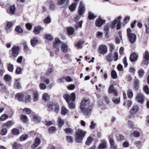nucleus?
<instances>
[{"instance_id": "18", "label": "nucleus", "mask_w": 149, "mask_h": 149, "mask_svg": "<svg viewBox=\"0 0 149 149\" xmlns=\"http://www.w3.org/2000/svg\"><path fill=\"white\" fill-rule=\"evenodd\" d=\"M24 97V95L21 93H18L15 95L16 98L20 101H23Z\"/></svg>"}, {"instance_id": "3", "label": "nucleus", "mask_w": 149, "mask_h": 149, "mask_svg": "<svg viewBox=\"0 0 149 149\" xmlns=\"http://www.w3.org/2000/svg\"><path fill=\"white\" fill-rule=\"evenodd\" d=\"M86 132L82 130L79 129L75 133V141L81 143L86 134Z\"/></svg>"}, {"instance_id": "59", "label": "nucleus", "mask_w": 149, "mask_h": 149, "mask_svg": "<svg viewBox=\"0 0 149 149\" xmlns=\"http://www.w3.org/2000/svg\"><path fill=\"white\" fill-rule=\"evenodd\" d=\"M143 90L146 94H149V89L147 85H145L144 86L143 88Z\"/></svg>"}, {"instance_id": "62", "label": "nucleus", "mask_w": 149, "mask_h": 149, "mask_svg": "<svg viewBox=\"0 0 149 149\" xmlns=\"http://www.w3.org/2000/svg\"><path fill=\"white\" fill-rule=\"evenodd\" d=\"M103 36V33L100 32L98 31L97 33L96 37L99 38L100 39Z\"/></svg>"}, {"instance_id": "17", "label": "nucleus", "mask_w": 149, "mask_h": 149, "mask_svg": "<svg viewBox=\"0 0 149 149\" xmlns=\"http://www.w3.org/2000/svg\"><path fill=\"white\" fill-rule=\"evenodd\" d=\"M139 109L138 106L136 105L133 106L130 111L131 114L133 115L135 114L138 111Z\"/></svg>"}, {"instance_id": "35", "label": "nucleus", "mask_w": 149, "mask_h": 149, "mask_svg": "<svg viewBox=\"0 0 149 149\" xmlns=\"http://www.w3.org/2000/svg\"><path fill=\"white\" fill-rule=\"evenodd\" d=\"M12 122L11 121H8L3 125V127H6L7 128H8L13 125Z\"/></svg>"}, {"instance_id": "8", "label": "nucleus", "mask_w": 149, "mask_h": 149, "mask_svg": "<svg viewBox=\"0 0 149 149\" xmlns=\"http://www.w3.org/2000/svg\"><path fill=\"white\" fill-rule=\"evenodd\" d=\"M20 50L19 47L18 46H14L11 49L12 54L14 57H17L19 54Z\"/></svg>"}, {"instance_id": "19", "label": "nucleus", "mask_w": 149, "mask_h": 149, "mask_svg": "<svg viewBox=\"0 0 149 149\" xmlns=\"http://www.w3.org/2000/svg\"><path fill=\"white\" fill-rule=\"evenodd\" d=\"M41 142L40 139L38 138H36L35 139V142L33 145V148L35 149L38 146Z\"/></svg>"}, {"instance_id": "9", "label": "nucleus", "mask_w": 149, "mask_h": 149, "mask_svg": "<svg viewBox=\"0 0 149 149\" xmlns=\"http://www.w3.org/2000/svg\"><path fill=\"white\" fill-rule=\"evenodd\" d=\"M136 99L137 101L141 104H143L144 101V97L141 93L138 94L136 97Z\"/></svg>"}, {"instance_id": "23", "label": "nucleus", "mask_w": 149, "mask_h": 149, "mask_svg": "<svg viewBox=\"0 0 149 149\" xmlns=\"http://www.w3.org/2000/svg\"><path fill=\"white\" fill-rule=\"evenodd\" d=\"M62 51L64 53H66L68 51V47L66 43L63 44L61 46Z\"/></svg>"}, {"instance_id": "61", "label": "nucleus", "mask_w": 149, "mask_h": 149, "mask_svg": "<svg viewBox=\"0 0 149 149\" xmlns=\"http://www.w3.org/2000/svg\"><path fill=\"white\" fill-rule=\"evenodd\" d=\"M31 98V96L27 95L25 97V102L26 103L29 102L30 101V99Z\"/></svg>"}, {"instance_id": "24", "label": "nucleus", "mask_w": 149, "mask_h": 149, "mask_svg": "<svg viewBox=\"0 0 149 149\" xmlns=\"http://www.w3.org/2000/svg\"><path fill=\"white\" fill-rule=\"evenodd\" d=\"M33 96L34 102H36L38 100L39 94L37 91L33 92Z\"/></svg>"}, {"instance_id": "60", "label": "nucleus", "mask_w": 149, "mask_h": 149, "mask_svg": "<svg viewBox=\"0 0 149 149\" xmlns=\"http://www.w3.org/2000/svg\"><path fill=\"white\" fill-rule=\"evenodd\" d=\"M53 71V69L52 68H49L47 71L46 75L47 76H49Z\"/></svg>"}, {"instance_id": "30", "label": "nucleus", "mask_w": 149, "mask_h": 149, "mask_svg": "<svg viewBox=\"0 0 149 149\" xmlns=\"http://www.w3.org/2000/svg\"><path fill=\"white\" fill-rule=\"evenodd\" d=\"M49 6L50 9L52 10H54L55 9L54 3L53 1L50 0L49 2Z\"/></svg>"}, {"instance_id": "43", "label": "nucleus", "mask_w": 149, "mask_h": 149, "mask_svg": "<svg viewBox=\"0 0 149 149\" xmlns=\"http://www.w3.org/2000/svg\"><path fill=\"white\" fill-rule=\"evenodd\" d=\"M118 22L117 18L115 19L113 22H112L110 26L111 29H113L115 27L116 24Z\"/></svg>"}, {"instance_id": "49", "label": "nucleus", "mask_w": 149, "mask_h": 149, "mask_svg": "<svg viewBox=\"0 0 149 149\" xmlns=\"http://www.w3.org/2000/svg\"><path fill=\"white\" fill-rule=\"evenodd\" d=\"M68 113V110L64 107H62L61 108V113L63 115H66Z\"/></svg>"}, {"instance_id": "47", "label": "nucleus", "mask_w": 149, "mask_h": 149, "mask_svg": "<svg viewBox=\"0 0 149 149\" xmlns=\"http://www.w3.org/2000/svg\"><path fill=\"white\" fill-rule=\"evenodd\" d=\"M144 70L142 69H140L138 71V75L140 77H142L144 75Z\"/></svg>"}, {"instance_id": "22", "label": "nucleus", "mask_w": 149, "mask_h": 149, "mask_svg": "<svg viewBox=\"0 0 149 149\" xmlns=\"http://www.w3.org/2000/svg\"><path fill=\"white\" fill-rule=\"evenodd\" d=\"M106 146L107 143L106 141H103L99 145L98 148L99 149H104L106 147Z\"/></svg>"}, {"instance_id": "36", "label": "nucleus", "mask_w": 149, "mask_h": 149, "mask_svg": "<svg viewBox=\"0 0 149 149\" xmlns=\"http://www.w3.org/2000/svg\"><path fill=\"white\" fill-rule=\"evenodd\" d=\"M96 16L94 15V14L91 11L89 12L88 18L90 20H91L95 18Z\"/></svg>"}, {"instance_id": "34", "label": "nucleus", "mask_w": 149, "mask_h": 149, "mask_svg": "<svg viewBox=\"0 0 149 149\" xmlns=\"http://www.w3.org/2000/svg\"><path fill=\"white\" fill-rule=\"evenodd\" d=\"M21 120L24 123H26L28 121V120L26 115H22L20 117Z\"/></svg>"}, {"instance_id": "53", "label": "nucleus", "mask_w": 149, "mask_h": 149, "mask_svg": "<svg viewBox=\"0 0 149 149\" xmlns=\"http://www.w3.org/2000/svg\"><path fill=\"white\" fill-rule=\"evenodd\" d=\"M8 130L6 128H3L1 131L0 133L1 135L4 136L6 134Z\"/></svg>"}, {"instance_id": "44", "label": "nucleus", "mask_w": 149, "mask_h": 149, "mask_svg": "<svg viewBox=\"0 0 149 149\" xmlns=\"http://www.w3.org/2000/svg\"><path fill=\"white\" fill-rule=\"evenodd\" d=\"M58 126L60 127H61L64 124L63 120L60 118H59L58 119Z\"/></svg>"}, {"instance_id": "27", "label": "nucleus", "mask_w": 149, "mask_h": 149, "mask_svg": "<svg viewBox=\"0 0 149 149\" xmlns=\"http://www.w3.org/2000/svg\"><path fill=\"white\" fill-rule=\"evenodd\" d=\"M19 80L16 79L15 82V86L16 88L18 89H20L21 88V84L19 81Z\"/></svg>"}, {"instance_id": "4", "label": "nucleus", "mask_w": 149, "mask_h": 149, "mask_svg": "<svg viewBox=\"0 0 149 149\" xmlns=\"http://www.w3.org/2000/svg\"><path fill=\"white\" fill-rule=\"evenodd\" d=\"M127 31V36L129 39L130 42L131 44L134 43L136 40V35L132 33V30L130 28L128 29Z\"/></svg>"}, {"instance_id": "29", "label": "nucleus", "mask_w": 149, "mask_h": 149, "mask_svg": "<svg viewBox=\"0 0 149 149\" xmlns=\"http://www.w3.org/2000/svg\"><path fill=\"white\" fill-rule=\"evenodd\" d=\"M55 42L53 43V46L54 47L55 46H59V44L62 43V42L59 40L58 38H55Z\"/></svg>"}, {"instance_id": "20", "label": "nucleus", "mask_w": 149, "mask_h": 149, "mask_svg": "<svg viewBox=\"0 0 149 149\" xmlns=\"http://www.w3.org/2000/svg\"><path fill=\"white\" fill-rule=\"evenodd\" d=\"M78 2H74L69 6V8L71 12H73L75 9Z\"/></svg>"}, {"instance_id": "45", "label": "nucleus", "mask_w": 149, "mask_h": 149, "mask_svg": "<svg viewBox=\"0 0 149 149\" xmlns=\"http://www.w3.org/2000/svg\"><path fill=\"white\" fill-rule=\"evenodd\" d=\"M112 101L115 104H118L120 102V98L119 97L116 98L113 97L112 98Z\"/></svg>"}, {"instance_id": "12", "label": "nucleus", "mask_w": 149, "mask_h": 149, "mask_svg": "<svg viewBox=\"0 0 149 149\" xmlns=\"http://www.w3.org/2000/svg\"><path fill=\"white\" fill-rule=\"evenodd\" d=\"M110 26L109 24H107L104 27V31L105 33V37L108 38L109 37L108 33L109 31Z\"/></svg>"}, {"instance_id": "57", "label": "nucleus", "mask_w": 149, "mask_h": 149, "mask_svg": "<svg viewBox=\"0 0 149 149\" xmlns=\"http://www.w3.org/2000/svg\"><path fill=\"white\" fill-rule=\"evenodd\" d=\"M13 65L11 64H9L8 65V70L10 72H12L13 70Z\"/></svg>"}, {"instance_id": "58", "label": "nucleus", "mask_w": 149, "mask_h": 149, "mask_svg": "<svg viewBox=\"0 0 149 149\" xmlns=\"http://www.w3.org/2000/svg\"><path fill=\"white\" fill-rule=\"evenodd\" d=\"M132 134L133 136L135 137H138L140 135V133L136 131H135L133 132Z\"/></svg>"}, {"instance_id": "48", "label": "nucleus", "mask_w": 149, "mask_h": 149, "mask_svg": "<svg viewBox=\"0 0 149 149\" xmlns=\"http://www.w3.org/2000/svg\"><path fill=\"white\" fill-rule=\"evenodd\" d=\"M28 137V136L27 134H23L20 136V140L21 141H23L26 140Z\"/></svg>"}, {"instance_id": "55", "label": "nucleus", "mask_w": 149, "mask_h": 149, "mask_svg": "<svg viewBox=\"0 0 149 149\" xmlns=\"http://www.w3.org/2000/svg\"><path fill=\"white\" fill-rule=\"evenodd\" d=\"M23 112L27 114H29L31 113V111L28 108H26L23 110Z\"/></svg>"}, {"instance_id": "13", "label": "nucleus", "mask_w": 149, "mask_h": 149, "mask_svg": "<svg viewBox=\"0 0 149 149\" xmlns=\"http://www.w3.org/2000/svg\"><path fill=\"white\" fill-rule=\"evenodd\" d=\"M149 60V53L147 52H145V55L143 60V63L146 65L148 64V61Z\"/></svg>"}, {"instance_id": "31", "label": "nucleus", "mask_w": 149, "mask_h": 149, "mask_svg": "<svg viewBox=\"0 0 149 149\" xmlns=\"http://www.w3.org/2000/svg\"><path fill=\"white\" fill-rule=\"evenodd\" d=\"M56 130V129L55 127L52 126L49 128L48 131L49 134H52L55 133Z\"/></svg>"}, {"instance_id": "40", "label": "nucleus", "mask_w": 149, "mask_h": 149, "mask_svg": "<svg viewBox=\"0 0 149 149\" xmlns=\"http://www.w3.org/2000/svg\"><path fill=\"white\" fill-rule=\"evenodd\" d=\"M11 79V77L8 74H6L4 77V79L6 82L9 81Z\"/></svg>"}, {"instance_id": "15", "label": "nucleus", "mask_w": 149, "mask_h": 149, "mask_svg": "<svg viewBox=\"0 0 149 149\" xmlns=\"http://www.w3.org/2000/svg\"><path fill=\"white\" fill-rule=\"evenodd\" d=\"M137 56L135 52L132 53L130 57V60L132 62H134L137 59Z\"/></svg>"}, {"instance_id": "39", "label": "nucleus", "mask_w": 149, "mask_h": 149, "mask_svg": "<svg viewBox=\"0 0 149 149\" xmlns=\"http://www.w3.org/2000/svg\"><path fill=\"white\" fill-rule=\"evenodd\" d=\"M11 133L14 135H18L19 134V130L16 128H13L11 130Z\"/></svg>"}, {"instance_id": "2", "label": "nucleus", "mask_w": 149, "mask_h": 149, "mask_svg": "<svg viewBox=\"0 0 149 149\" xmlns=\"http://www.w3.org/2000/svg\"><path fill=\"white\" fill-rule=\"evenodd\" d=\"M63 98L68 104L70 108L74 109L75 108L74 102L75 99V95L74 93H72L70 95L68 94H66L63 95Z\"/></svg>"}, {"instance_id": "50", "label": "nucleus", "mask_w": 149, "mask_h": 149, "mask_svg": "<svg viewBox=\"0 0 149 149\" xmlns=\"http://www.w3.org/2000/svg\"><path fill=\"white\" fill-rule=\"evenodd\" d=\"M111 76L113 79H116L117 77V73L114 70H112L111 72Z\"/></svg>"}, {"instance_id": "32", "label": "nucleus", "mask_w": 149, "mask_h": 149, "mask_svg": "<svg viewBox=\"0 0 149 149\" xmlns=\"http://www.w3.org/2000/svg\"><path fill=\"white\" fill-rule=\"evenodd\" d=\"M15 6L13 5L10 7L8 13L11 15H13L14 13L15 10Z\"/></svg>"}, {"instance_id": "64", "label": "nucleus", "mask_w": 149, "mask_h": 149, "mask_svg": "<svg viewBox=\"0 0 149 149\" xmlns=\"http://www.w3.org/2000/svg\"><path fill=\"white\" fill-rule=\"evenodd\" d=\"M96 125V123H94L93 121H92L91 122V125L89 127L91 129H93L95 128Z\"/></svg>"}, {"instance_id": "52", "label": "nucleus", "mask_w": 149, "mask_h": 149, "mask_svg": "<svg viewBox=\"0 0 149 149\" xmlns=\"http://www.w3.org/2000/svg\"><path fill=\"white\" fill-rule=\"evenodd\" d=\"M8 118V115L6 114H4L0 117V120L1 121H3Z\"/></svg>"}, {"instance_id": "63", "label": "nucleus", "mask_w": 149, "mask_h": 149, "mask_svg": "<svg viewBox=\"0 0 149 149\" xmlns=\"http://www.w3.org/2000/svg\"><path fill=\"white\" fill-rule=\"evenodd\" d=\"M45 38L48 40H51L53 39L52 37L49 34H47L45 35Z\"/></svg>"}, {"instance_id": "10", "label": "nucleus", "mask_w": 149, "mask_h": 149, "mask_svg": "<svg viewBox=\"0 0 149 149\" xmlns=\"http://www.w3.org/2000/svg\"><path fill=\"white\" fill-rule=\"evenodd\" d=\"M106 22V20H103L100 18H99L97 19L95 22V24L96 26L100 27L103 24H104Z\"/></svg>"}, {"instance_id": "54", "label": "nucleus", "mask_w": 149, "mask_h": 149, "mask_svg": "<svg viewBox=\"0 0 149 149\" xmlns=\"http://www.w3.org/2000/svg\"><path fill=\"white\" fill-rule=\"evenodd\" d=\"M127 95L128 97L130 98H131L133 97V93L131 89H129L127 92Z\"/></svg>"}, {"instance_id": "56", "label": "nucleus", "mask_w": 149, "mask_h": 149, "mask_svg": "<svg viewBox=\"0 0 149 149\" xmlns=\"http://www.w3.org/2000/svg\"><path fill=\"white\" fill-rule=\"evenodd\" d=\"M44 23L46 24H48L51 22V19L50 17L48 16L44 20Z\"/></svg>"}, {"instance_id": "16", "label": "nucleus", "mask_w": 149, "mask_h": 149, "mask_svg": "<svg viewBox=\"0 0 149 149\" xmlns=\"http://www.w3.org/2000/svg\"><path fill=\"white\" fill-rule=\"evenodd\" d=\"M139 81L137 79H135L134 82L133 90L135 91L138 90L139 87Z\"/></svg>"}, {"instance_id": "1", "label": "nucleus", "mask_w": 149, "mask_h": 149, "mask_svg": "<svg viewBox=\"0 0 149 149\" xmlns=\"http://www.w3.org/2000/svg\"><path fill=\"white\" fill-rule=\"evenodd\" d=\"M80 107L85 117L86 118H88L90 116L92 111L89 101L85 100L82 101L81 103Z\"/></svg>"}, {"instance_id": "26", "label": "nucleus", "mask_w": 149, "mask_h": 149, "mask_svg": "<svg viewBox=\"0 0 149 149\" xmlns=\"http://www.w3.org/2000/svg\"><path fill=\"white\" fill-rule=\"evenodd\" d=\"M12 147L13 149H22L21 145L15 142L14 144H13Z\"/></svg>"}, {"instance_id": "51", "label": "nucleus", "mask_w": 149, "mask_h": 149, "mask_svg": "<svg viewBox=\"0 0 149 149\" xmlns=\"http://www.w3.org/2000/svg\"><path fill=\"white\" fill-rule=\"evenodd\" d=\"M66 140L69 143H72L73 142V137L70 136H66Z\"/></svg>"}, {"instance_id": "5", "label": "nucleus", "mask_w": 149, "mask_h": 149, "mask_svg": "<svg viewBox=\"0 0 149 149\" xmlns=\"http://www.w3.org/2000/svg\"><path fill=\"white\" fill-rule=\"evenodd\" d=\"M113 56H112V53L111 52H110L107 54L105 58L106 60L109 62H111L113 60V57L115 61H117L118 58V55L117 52H115L114 53Z\"/></svg>"}, {"instance_id": "7", "label": "nucleus", "mask_w": 149, "mask_h": 149, "mask_svg": "<svg viewBox=\"0 0 149 149\" xmlns=\"http://www.w3.org/2000/svg\"><path fill=\"white\" fill-rule=\"evenodd\" d=\"M47 107L56 113H58L59 111V105L58 104H53L52 102H50L47 104Z\"/></svg>"}, {"instance_id": "11", "label": "nucleus", "mask_w": 149, "mask_h": 149, "mask_svg": "<svg viewBox=\"0 0 149 149\" xmlns=\"http://www.w3.org/2000/svg\"><path fill=\"white\" fill-rule=\"evenodd\" d=\"M99 49L100 53L102 55L106 54L107 52V48L106 45H100Z\"/></svg>"}, {"instance_id": "38", "label": "nucleus", "mask_w": 149, "mask_h": 149, "mask_svg": "<svg viewBox=\"0 0 149 149\" xmlns=\"http://www.w3.org/2000/svg\"><path fill=\"white\" fill-rule=\"evenodd\" d=\"M93 141V138L91 136H89L87 139L86 142V144L87 145H89Z\"/></svg>"}, {"instance_id": "42", "label": "nucleus", "mask_w": 149, "mask_h": 149, "mask_svg": "<svg viewBox=\"0 0 149 149\" xmlns=\"http://www.w3.org/2000/svg\"><path fill=\"white\" fill-rule=\"evenodd\" d=\"M83 22V20H81L79 22L75 24L74 27L76 29H77L79 27L81 28L82 27V25Z\"/></svg>"}, {"instance_id": "33", "label": "nucleus", "mask_w": 149, "mask_h": 149, "mask_svg": "<svg viewBox=\"0 0 149 149\" xmlns=\"http://www.w3.org/2000/svg\"><path fill=\"white\" fill-rule=\"evenodd\" d=\"M64 131L67 134H72L73 132V130L69 128H66L64 130Z\"/></svg>"}, {"instance_id": "37", "label": "nucleus", "mask_w": 149, "mask_h": 149, "mask_svg": "<svg viewBox=\"0 0 149 149\" xmlns=\"http://www.w3.org/2000/svg\"><path fill=\"white\" fill-rule=\"evenodd\" d=\"M67 31L69 34L72 35L74 32V29L72 27H69L67 28Z\"/></svg>"}, {"instance_id": "14", "label": "nucleus", "mask_w": 149, "mask_h": 149, "mask_svg": "<svg viewBox=\"0 0 149 149\" xmlns=\"http://www.w3.org/2000/svg\"><path fill=\"white\" fill-rule=\"evenodd\" d=\"M109 93H113L114 95L116 96L118 95V92L113 85H111L109 87Z\"/></svg>"}, {"instance_id": "25", "label": "nucleus", "mask_w": 149, "mask_h": 149, "mask_svg": "<svg viewBox=\"0 0 149 149\" xmlns=\"http://www.w3.org/2000/svg\"><path fill=\"white\" fill-rule=\"evenodd\" d=\"M38 42V40L36 38H35L31 40V45L33 47L35 46Z\"/></svg>"}, {"instance_id": "28", "label": "nucleus", "mask_w": 149, "mask_h": 149, "mask_svg": "<svg viewBox=\"0 0 149 149\" xmlns=\"http://www.w3.org/2000/svg\"><path fill=\"white\" fill-rule=\"evenodd\" d=\"M122 17L121 16H119L117 18L118 22L117 24L116 25V29L117 30H119L121 28V22H120V19H121Z\"/></svg>"}, {"instance_id": "21", "label": "nucleus", "mask_w": 149, "mask_h": 149, "mask_svg": "<svg viewBox=\"0 0 149 149\" xmlns=\"http://www.w3.org/2000/svg\"><path fill=\"white\" fill-rule=\"evenodd\" d=\"M42 29V27L40 26H37L35 27L33 31V33L36 35L40 33Z\"/></svg>"}, {"instance_id": "46", "label": "nucleus", "mask_w": 149, "mask_h": 149, "mask_svg": "<svg viewBox=\"0 0 149 149\" xmlns=\"http://www.w3.org/2000/svg\"><path fill=\"white\" fill-rule=\"evenodd\" d=\"M15 30L17 32L21 33L23 32V30L21 27L19 26H17L15 29Z\"/></svg>"}, {"instance_id": "6", "label": "nucleus", "mask_w": 149, "mask_h": 149, "mask_svg": "<svg viewBox=\"0 0 149 149\" xmlns=\"http://www.w3.org/2000/svg\"><path fill=\"white\" fill-rule=\"evenodd\" d=\"M86 10L85 6L82 1H81L78 7V12L79 15H82L85 12Z\"/></svg>"}, {"instance_id": "41", "label": "nucleus", "mask_w": 149, "mask_h": 149, "mask_svg": "<svg viewBox=\"0 0 149 149\" xmlns=\"http://www.w3.org/2000/svg\"><path fill=\"white\" fill-rule=\"evenodd\" d=\"M42 98L44 101H47L49 100V96L47 94L45 93L43 95Z\"/></svg>"}]
</instances>
